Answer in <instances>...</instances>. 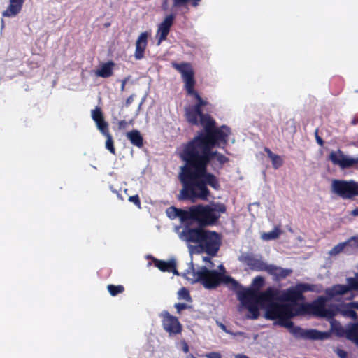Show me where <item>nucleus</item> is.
<instances>
[{"label": "nucleus", "mask_w": 358, "mask_h": 358, "mask_svg": "<svg viewBox=\"0 0 358 358\" xmlns=\"http://www.w3.org/2000/svg\"><path fill=\"white\" fill-rule=\"evenodd\" d=\"M242 261L253 271H266L268 267V265L261 259H258L250 254L243 256Z\"/></svg>", "instance_id": "nucleus-14"}, {"label": "nucleus", "mask_w": 358, "mask_h": 358, "mask_svg": "<svg viewBox=\"0 0 358 358\" xmlns=\"http://www.w3.org/2000/svg\"><path fill=\"white\" fill-rule=\"evenodd\" d=\"M236 358H249V357L246 355H241L236 356Z\"/></svg>", "instance_id": "nucleus-51"}, {"label": "nucleus", "mask_w": 358, "mask_h": 358, "mask_svg": "<svg viewBox=\"0 0 358 358\" xmlns=\"http://www.w3.org/2000/svg\"><path fill=\"white\" fill-rule=\"evenodd\" d=\"M189 0H173V8H180L185 6Z\"/></svg>", "instance_id": "nucleus-35"}, {"label": "nucleus", "mask_w": 358, "mask_h": 358, "mask_svg": "<svg viewBox=\"0 0 358 358\" xmlns=\"http://www.w3.org/2000/svg\"><path fill=\"white\" fill-rule=\"evenodd\" d=\"M160 317H162V327L169 333V336H173L181 334L182 326L178 317L171 315L167 310H164L160 314Z\"/></svg>", "instance_id": "nucleus-10"}, {"label": "nucleus", "mask_w": 358, "mask_h": 358, "mask_svg": "<svg viewBox=\"0 0 358 358\" xmlns=\"http://www.w3.org/2000/svg\"><path fill=\"white\" fill-rule=\"evenodd\" d=\"M199 1L200 0H192V5L193 6H196Z\"/></svg>", "instance_id": "nucleus-47"}, {"label": "nucleus", "mask_w": 358, "mask_h": 358, "mask_svg": "<svg viewBox=\"0 0 358 358\" xmlns=\"http://www.w3.org/2000/svg\"><path fill=\"white\" fill-rule=\"evenodd\" d=\"M348 292V289L345 285L336 284L326 289L325 293L330 299L338 296H343Z\"/></svg>", "instance_id": "nucleus-20"}, {"label": "nucleus", "mask_w": 358, "mask_h": 358, "mask_svg": "<svg viewBox=\"0 0 358 358\" xmlns=\"http://www.w3.org/2000/svg\"><path fill=\"white\" fill-rule=\"evenodd\" d=\"M105 26H106V27H109V26H110V23L106 24H105Z\"/></svg>", "instance_id": "nucleus-54"}, {"label": "nucleus", "mask_w": 358, "mask_h": 358, "mask_svg": "<svg viewBox=\"0 0 358 358\" xmlns=\"http://www.w3.org/2000/svg\"><path fill=\"white\" fill-rule=\"evenodd\" d=\"M167 8V0H164V2L162 3V8L163 9H166Z\"/></svg>", "instance_id": "nucleus-48"}, {"label": "nucleus", "mask_w": 358, "mask_h": 358, "mask_svg": "<svg viewBox=\"0 0 358 358\" xmlns=\"http://www.w3.org/2000/svg\"><path fill=\"white\" fill-rule=\"evenodd\" d=\"M178 208H177L175 206H171L166 209V213L167 216L170 219L173 220V219H176V217H178Z\"/></svg>", "instance_id": "nucleus-30"}, {"label": "nucleus", "mask_w": 358, "mask_h": 358, "mask_svg": "<svg viewBox=\"0 0 358 358\" xmlns=\"http://www.w3.org/2000/svg\"><path fill=\"white\" fill-rule=\"evenodd\" d=\"M25 0H10V4L7 9L2 13L3 17H13L17 15L21 11Z\"/></svg>", "instance_id": "nucleus-18"}, {"label": "nucleus", "mask_w": 358, "mask_h": 358, "mask_svg": "<svg viewBox=\"0 0 358 358\" xmlns=\"http://www.w3.org/2000/svg\"><path fill=\"white\" fill-rule=\"evenodd\" d=\"M101 132L106 137V148L108 150L111 154L116 155L113 136L109 132V129H107L106 131H103Z\"/></svg>", "instance_id": "nucleus-24"}, {"label": "nucleus", "mask_w": 358, "mask_h": 358, "mask_svg": "<svg viewBox=\"0 0 358 358\" xmlns=\"http://www.w3.org/2000/svg\"><path fill=\"white\" fill-rule=\"evenodd\" d=\"M152 262L155 266L159 268L162 272H172L173 274L178 275L179 273L176 269V263L174 259H171L168 262L158 259L152 257Z\"/></svg>", "instance_id": "nucleus-16"}, {"label": "nucleus", "mask_w": 358, "mask_h": 358, "mask_svg": "<svg viewBox=\"0 0 358 358\" xmlns=\"http://www.w3.org/2000/svg\"><path fill=\"white\" fill-rule=\"evenodd\" d=\"M343 314L345 316H347L354 320H356L357 317V313L355 312L354 308L350 306V303H347L346 305L344 306Z\"/></svg>", "instance_id": "nucleus-28"}, {"label": "nucleus", "mask_w": 358, "mask_h": 358, "mask_svg": "<svg viewBox=\"0 0 358 358\" xmlns=\"http://www.w3.org/2000/svg\"><path fill=\"white\" fill-rule=\"evenodd\" d=\"M327 299L324 296H319L310 303H302L295 309V315H313L317 317L332 318L335 313L332 309L326 308Z\"/></svg>", "instance_id": "nucleus-7"}, {"label": "nucleus", "mask_w": 358, "mask_h": 358, "mask_svg": "<svg viewBox=\"0 0 358 358\" xmlns=\"http://www.w3.org/2000/svg\"><path fill=\"white\" fill-rule=\"evenodd\" d=\"M276 296L275 299L270 301H265V318L270 320H276L274 324L281 327H292V321L291 319L297 315H295V309L292 304H284L275 302L280 299L278 297V291L275 289Z\"/></svg>", "instance_id": "nucleus-6"}, {"label": "nucleus", "mask_w": 358, "mask_h": 358, "mask_svg": "<svg viewBox=\"0 0 358 358\" xmlns=\"http://www.w3.org/2000/svg\"><path fill=\"white\" fill-rule=\"evenodd\" d=\"M128 79H129L128 78H126L122 80V85H121V88H120V90L122 92H124L125 90V85H126V83H127Z\"/></svg>", "instance_id": "nucleus-42"}, {"label": "nucleus", "mask_w": 358, "mask_h": 358, "mask_svg": "<svg viewBox=\"0 0 358 358\" xmlns=\"http://www.w3.org/2000/svg\"><path fill=\"white\" fill-rule=\"evenodd\" d=\"M171 66L178 71L185 83L187 94L194 96L196 103L185 109L187 121L192 125H202L203 129L190 141L182 145L179 156L184 164L180 166L178 179L182 185L177 196L178 201H208L211 192L208 187L215 191L221 189L219 178L208 171V166L215 158L219 169L229 162V159L217 150L216 147L227 144L230 129L226 125L216 127L215 121L208 114H204L202 107L208 104L194 90L196 81L192 66L189 62H173Z\"/></svg>", "instance_id": "nucleus-1"}, {"label": "nucleus", "mask_w": 358, "mask_h": 358, "mask_svg": "<svg viewBox=\"0 0 358 358\" xmlns=\"http://www.w3.org/2000/svg\"><path fill=\"white\" fill-rule=\"evenodd\" d=\"M266 272L275 276L276 280H280L289 276L292 273V270L285 269L275 265H268Z\"/></svg>", "instance_id": "nucleus-19"}, {"label": "nucleus", "mask_w": 358, "mask_h": 358, "mask_svg": "<svg viewBox=\"0 0 358 358\" xmlns=\"http://www.w3.org/2000/svg\"><path fill=\"white\" fill-rule=\"evenodd\" d=\"M349 303H350V306L351 307H352L354 309L358 310V302L357 301L350 302Z\"/></svg>", "instance_id": "nucleus-44"}, {"label": "nucleus", "mask_w": 358, "mask_h": 358, "mask_svg": "<svg viewBox=\"0 0 358 358\" xmlns=\"http://www.w3.org/2000/svg\"><path fill=\"white\" fill-rule=\"evenodd\" d=\"M151 36L150 31H143L138 36L135 43L134 57L141 60L145 57V52L148 46V38Z\"/></svg>", "instance_id": "nucleus-12"}, {"label": "nucleus", "mask_w": 358, "mask_h": 358, "mask_svg": "<svg viewBox=\"0 0 358 358\" xmlns=\"http://www.w3.org/2000/svg\"><path fill=\"white\" fill-rule=\"evenodd\" d=\"M331 190L343 199H352L358 196V182L354 180H334Z\"/></svg>", "instance_id": "nucleus-8"}, {"label": "nucleus", "mask_w": 358, "mask_h": 358, "mask_svg": "<svg viewBox=\"0 0 358 358\" xmlns=\"http://www.w3.org/2000/svg\"><path fill=\"white\" fill-rule=\"evenodd\" d=\"M220 269L223 273L215 270H209L206 266H202L199 271H195L193 268L190 273L193 275L194 282H199L203 287L208 289L217 288L221 284L226 285L230 290L237 291L241 285L234 278L229 275H226L225 268L221 265Z\"/></svg>", "instance_id": "nucleus-5"}, {"label": "nucleus", "mask_w": 358, "mask_h": 358, "mask_svg": "<svg viewBox=\"0 0 358 358\" xmlns=\"http://www.w3.org/2000/svg\"><path fill=\"white\" fill-rule=\"evenodd\" d=\"M174 307L177 310V313H180L182 310H185L189 308V306L183 303H178L174 305Z\"/></svg>", "instance_id": "nucleus-36"}, {"label": "nucleus", "mask_w": 358, "mask_h": 358, "mask_svg": "<svg viewBox=\"0 0 358 358\" xmlns=\"http://www.w3.org/2000/svg\"><path fill=\"white\" fill-rule=\"evenodd\" d=\"M218 326L225 332H229V331L227 329V327L224 324H223L222 323H219L218 324Z\"/></svg>", "instance_id": "nucleus-45"}, {"label": "nucleus", "mask_w": 358, "mask_h": 358, "mask_svg": "<svg viewBox=\"0 0 358 358\" xmlns=\"http://www.w3.org/2000/svg\"><path fill=\"white\" fill-rule=\"evenodd\" d=\"M115 64L112 61H109L106 63H104L99 69L96 71V76L101 78H109L113 75V68Z\"/></svg>", "instance_id": "nucleus-22"}, {"label": "nucleus", "mask_w": 358, "mask_h": 358, "mask_svg": "<svg viewBox=\"0 0 358 358\" xmlns=\"http://www.w3.org/2000/svg\"><path fill=\"white\" fill-rule=\"evenodd\" d=\"M347 245H348V244H347L346 241L345 242H343V243H340L338 245H335L331 249V250L330 251L329 253H330L331 255H338L340 252H341L344 250L345 246H347Z\"/></svg>", "instance_id": "nucleus-29"}, {"label": "nucleus", "mask_w": 358, "mask_h": 358, "mask_svg": "<svg viewBox=\"0 0 358 358\" xmlns=\"http://www.w3.org/2000/svg\"><path fill=\"white\" fill-rule=\"evenodd\" d=\"M226 211V205L220 202L196 204L190 206L188 210L178 208V217L182 222L191 220L197 223L199 227H206L217 224L221 213Z\"/></svg>", "instance_id": "nucleus-2"}, {"label": "nucleus", "mask_w": 358, "mask_h": 358, "mask_svg": "<svg viewBox=\"0 0 358 358\" xmlns=\"http://www.w3.org/2000/svg\"><path fill=\"white\" fill-rule=\"evenodd\" d=\"M264 284V278L262 276H257L252 280V285L257 288L262 287Z\"/></svg>", "instance_id": "nucleus-32"}, {"label": "nucleus", "mask_w": 358, "mask_h": 358, "mask_svg": "<svg viewBox=\"0 0 358 358\" xmlns=\"http://www.w3.org/2000/svg\"><path fill=\"white\" fill-rule=\"evenodd\" d=\"M107 289L111 296H115L117 294L122 293L124 291V287L121 285H114L110 284L107 286Z\"/></svg>", "instance_id": "nucleus-27"}, {"label": "nucleus", "mask_w": 358, "mask_h": 358, "mask_svg": "<svg viewBox=\"0 0 358 358\" xmlns=\"http://www.w3.org/2000/svg\"><path fill=\"white\" fill-rule=\"evenodd\" d=\"M133 96H134V95H131L127 99V100L125 101V106L127 107L131 105V103L133 102V100H134Z\"/></svg>", "instance_id": "nucleus-41"}, {"label": "nucleus", "mask_w": 358, "mask_h": 358, "mask_svg": "<svg viewBox=\"0 0 358 358\" xmlns=\"http://www.w3.org/2000/svg\"><path fill=\"white\" fill-rule=\"evenodd\" d=\"M315 140L318 145H320L322 147L324 146V141L320 136H317V138H315Z\"/></svg>", "instance_id": "nucleus-43"}, {"label": "nucleus", "mask_w": 358, "mask_h": 358, "mask_svg": "<svg viewBox=\"0 0 358 358\" xmlns=\"http://www.w3.org/2000/svg\"><path fill=\"white\" fill-rule=\"evenodd\" d=\"M92 118L96 122L100 131H106L108 129V124L104 120L103 113L99 107H96L92 110Z\"/></svg>", "instance_id": "nucleus-17"}, {"label": "nucleus", "mask_w": 358, "mask_h": 358, "mask_svg": "<svg viewBox=\"0 0 358 358\" xmlns=\"http://www.w3.org/2000/svg\"><path fill=\"white\" fill-rule=\"evenodd\" d=\"M351 215L353 216H358V207L352 210Z\"/></svg>", "instance_id": "nucleus-46"}, {"label": "nucleus", "mask_w": 358, "mask_h": 358, "mask_svg": "<svg viewBox=\"0 0 358 358\" xmlns=\"http://www.w3.org/2000/svg\"><path fill=\"white\" fill-rule=\"evenodd\" d=\"M193 358H196V357H193Z\"/></svg>", "instance_id": "nucleus-55"}, {"label": "nucleus", "mask_w": 358, "mask_h": 358, "mask_svg": "<svg viewBox=\"0 0 358 358\" xmlns=\"http://www.w3.org/2000/svg\"><path fill=\"white\" fill-rule=\"evenodd\" d=\"M314 134H315V138H317V136H319V129H315Z\"/></svg>", "instance_id": "nucleus-50"}, {"label": "nucleus", "mask_w": 358, "mask_h": 358, "mask_svg": "<svg viewBox=\"0 0 358 358\" xmlns=\"http://www.w3.org/2000/svg\"><path fill=\"white\" fill-rule=\"evenodd\" d=\"M128 200L129 202L134 203L138 208H141V203L138 194L129 196Z\"/></svg>", "instance_id": "nucleus-34"}, {"label": "nucleus", "mask_w": 358, "mask_h": 358, "mask_svg": "<svg viewBox=\"0 0 358 358\" xmlns=\"http://www.w3.org/2000/svg\"><path fill=\"white\" fill-rule=\"evenodd\" d=\"M176 16L174 14H170L165 17L164 20L158 25L156 33L157 38V45L165 41L171 31V28L173 24Z\"/></svg>", "instance_id": "nucleus-11"}, {"label": "nucleus", "mask_w": 358, "mask_h": 358, "mask_svg": "<svg viewBox=\"0 0 358 358\" xmlns=\"http://www.w3.org/2000/svg\"><path fill=\"white\" fill-rule=\"evenodd\" d=\"M287 328L289 331L296 337V338H308V339H320L322 338V333L315 329H309L304 330L300 327H295L294 325V322H292V327H285Z\"/></svg>", "instance_id": "nucleus-13"}, {"label": "nucleus", "mask_w": 358, "mask_h": 358, "mask_svg": "<svg viewBox=\"0 0 358 358\" xmlns=\"http://www.w3.org/2000/svg\"><path fill=\"white\" fill-rule=\"evenodd\" d=\"M281 234V231L278 227H275V229L269 232L264 233L262 235V238L264 240L269 241L274 240L278 238Z\"/></svg>", "instance_id": "nucleus-25"}, {"label": "nucleus", "mask_w": 358, "mask_h": 358, "mask_svg": "<svg viewBox=\"0 0 358 358\" xmlns=\"http://www.w3.org/2000/svg\"><path fill=\"white\" fill-rule=\"evenodd\" d=\"M203 228H191L185 225L180 234V238L187 243L197 244L203 252L210 257H215L222 245V236L215 231Z\"/></svg>", "instance_id": "nucleus-3"}, {"label": "nucleus", "mask_w": 358, "mask_h": 358, "mask_svg": "<svg viewBox=\"0 0 358 358\" xmlns=\"http://www.w3.org/2000/svg\"><path fill=\"white\" fill-rule=\"evenodd\" d=\"M126 136L131 143L139 148L143 146V138L139 131L134 129L127 133Z\"/></svg>", "instance_id": "nucleus-21"}, {"label": "nucleus", "mask_w": 358, "mask_h": 358, "mask_svg": "<svg viewBox=\"0 0 358 358\" xmlns=\"http://www.w3.org/2000/svg\"><path fill=\"white\" fill-rule=\"evenodd\" d=\"M346 281L348 282L346 286L348 289V292L351 290L358 291V273H356L354 278H348Z\"/></svg>", "instance_id": "nucleus-26"}, {"label": "nucleus", "mask_w": 358, "mask_h": 358, "mask_svg": "<svg viewBox=\"0 0 358 358\" xmlns=\"http://www.w3.org/2000/svg\"><path fill=\"white\" fill-rule=\"evenodd\" d=\"M264 151L266 152L267 156L271 159L273 167L278 169L283 164V160L280 155L274 154L268 148H265Z\"/></svg>", "instance_id": "nucleus-23"}, {"label": "nucleus", "mask_w": 358, "mask_h": 358, "mask_svg": "<svg viewBox=\"0 0 358 358\" xmlns=\"http://www.w3.org/2000/svg\"><path fill=\"white\" fill-rule=\"evenodd\" d=\"M351 159L352 160V162H354L352 163V166H353V165H355V164H358V157H357V158H356V159L351 158Z\"/></svg>", "instance_id": "nucleus-49"}, {"label": "nucleus", "mask_w": 358, "mask_h": 358, "mask_svg": "<svg viewBox=\"0 0 358 358\" xmlns=\"http://www.w3.org/2000/svg\"><path fill=\"white\" fill-rule=\"evenodd\" d=\"M313 291V285L299 283L285 290L279 299L282 301L289 302V304L293 305L294 308H297L299 305L296 306V302L304 300L303 294L306 292Z\"/></svg>", "instance_id": "nucleus-9"}, {"label": "nucleus", "mask_w": 358, "mask_h": 358, "mask_svg": "<svg viewBox=\"0 0 358 358\" xmlns=\"http://www.w3.org/2000/svg\"><path fill=\"white\" fill-rule=\"evenodd\" d=\"M236 292L238 299L249 312L247 317L252 320H256L259 316L258 306L264 308L265 301H270L276 296L275 289L273 287H268L264 292H259L256 289H245L241 286Z\"/></svg>", "instance_id": "nucleus-4"}, {"label": "nucleus", "mask_w": 358, "mask_h": 358, "mask_svg": "<svg viewBox=\"0 0 358 358\" xmlns=\"http://www.w3.org/2000/svg\"><path fill=\"white\" fill-rule=\"evenodd\" d=\"M128 125V122L126 120H120L118 123V127L120 129H125Z\"/></svg>", "instance_id": "nucleus-39"}, {"label": "nucleus", "mask_w": 358, "mask_h": 358, "mask_svg": "<svg viewBox=\"0 0 358 358\" xmlns=\"http://www.w3.org/2000/svg\"><path fill=\"white\" fill-rule=\"evenodd\" d=\"M350 334L358 337V323L353 325L350 330Z\"/></svg>", "instance_id": "nucleus-37"}, {"label": "nucleus", "mask_w": 358, "mask_h": 358, "mask_svg": "<svg viewBox=\"0 0 358 358\" xmlns=\"http://www.w3.org/2000/svg\"><path fill=\"white\" fill-rule=\"evenodd\" d=\"M178 298L179 299H185L186 301H190L191 300V296H190L189 292L185 287H182L178 291Z\"/></svg>", "instance_id": "nucleus-31"}, {"label": "nucleus", "mask_w": 358, "mask_h": 358, "mask_svg": "<svg viewBox=\"0 0 358 358\" xmlns=\"http://www.w3.org/2000/svg\"><path fill=\"white\" fill-rule=\"evenodd\" d=\"M329 159L335 165H338L342 169L352 166V160L347 157L343 152L338 149L336 152L332 151L329 155Z\"/></svg>", "instance_id": "nucleus-15"}, {"label": "nucleus", "mask_w": 358, "mask_h": 358, "mask_svg": "<svg viewBox=\"0 0 358 358\" xmlns=\"http://www.w3.org/2000/svg\"><path fill=\"white\" fill-rule=\"evenodd\" d=\"M348 245L357 248H358V235L352 236L346 241Z\"/></svg>", "instance_id": "nucleus-33"}, {"label": "nucleus", "mask_w": 358, "mask_h": 358, "mask_svg": "<svg viewBox=\"0 0 358 358\" xmlns=\"http://www.w3.org/2000/svg\"><path fill=\"white\" fill-rule=\"evenodd\" d=\"M184 351L185 352H188V346L187 345H185V348H184Z\"/></svg>", "instance_id": "nucleus-52"}, {"label": "nucleus", "mask_w": 358, "mask_h": 358, "mask_svg": "<svg viewBox=\"0 0 358 358\" xmlns=\"http://www.w3.org/2000/svg\"><path fill=\"white\" fill-rule=\"evenodd\" d=\"M204 259H205L206 261H207V260H208V261H210V259L209 257H206Z\"/></svg>", "instance_id": "nucleus-53"}, {"label": "nucleus", "mask_w": 358, "mask_h": 358, "mask_svg": "<svg viewBox=\"0 0 358 358\" xmlns=\"http://www.w3.org/2000/svg\"><path fill=\"white\" fill-rule=\"evenodd\" d=\"M208 358H222V356L218 352H210L207 355Z\"/></svg>", "instance_id": "nucleus-40"}, {"label": "nucleus", "mask_w": 358, "mask_h": 358, "mask_svg": "<svg viewBox=\"0 0 358 358\" xmlns=\"http://www.w3.org/2000/svg\"><path fill=\"white\" fill-rule=\"evenodd\" d=\"M337 355L341 358H347V357H348L347 352L343 350H340V349L338 350Z\"/></svg>", "instance_id": "nucleus-38"}]
</instances>
